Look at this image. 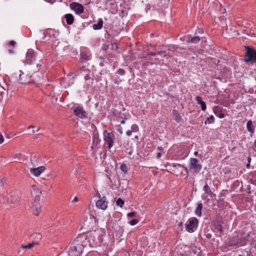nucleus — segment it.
<instances>
[{
    "instance_id": "obj_1",
    "label": "nucleus",
    "mask_w": 256,
    "mask_h": 256,
    "mask_svg": "<svg viewBox=\"0 0 256 256\" xmlns=\"http://www.w3.org/2000/svg\"><path fill=\"white\" fill-rule=\"evenodd\" d=\"M71 251L70 253V256H80L82 252L84 246L82 241L78 238L74 240L71 244Z\"/></svg>"
},
{
    "instance_id": "obj_2",
    "label": "nucleus",
    "mask_w": 256,
    "mask_h": 256,
    "mask_svg": "<svg viewBox=\"0 0 256 256\" xmlns=\"http://www.w3.org/2000/svg\"><path fill=\"white\" fill-rule=\"evenodd\" d=\"M40 201V197L36 198L30 206L32 212L36 216H38L41 212L42 206Z\"/></svg>"
},
{
    "instance_id": "obj_3",
    "label": "nucleus",
    "mask_w": 256,
    "mask_h": 256,
    "mask_svg": "<svg viewBox=\"0 0 256 256\" xmlns=\"http://www.w3.org/2000/svg\"><path fill=\"white\" fill-rule=\"evenodd\" d=\"M244 60L246 62H256V50L250 48L248 47L247 48V51L246 53Z\"/></svg>"
},
{
    "instance_id": "obj_4",
    "label": "nucleus",
    "mask_w": 256,
    "mask_h": 256,
    "mask_svg": "<svg viewBox=\"0 0 256 256\" xmlns=\"http://www.w3.org/2000/svg\"><path fill=\"white\" fill-rule=\"evenodd\" d=\"M70 8L77 14H80L84 12V8L82 4L76 2H72L70 5Z\"/></svg>"
},
{
    "instance_id": "obj_5",
    "label": "nucleus",
    "mask_w": 256,
    "mask_h": 256,
    "mask_svg": "<svg viewBox=\"0 0 256 256\" xmlns=\"http://www.w3.org/2000/svg\"><path fill=\"white\" fill-rule=\"evenodd\" d=\"M198 224V220L195 218H190L187 222L186 228L188 231H194V229L196 228Z\"/></svg>"
},
{
    "instance_id": "obj_6",
    "label": "nucleus",
    "mask_w": 256,
    "mask_h": 256,
    "mask_svg": "<svg viewBox=\"0 0 256 256\" xmlns=\"http://www.w3.org/2000/svg\"><path fill=\"white\" fill-rule=\"evenodd\" d=\"M41 66L40 61H37L30 63L28 69L30 73H35L38 71Z\"/></svg>"
},
{
    "instance_id": "obj_7",
    "label": "nucleus",
    "mask_w": 256,
    "mask_h": 256,
    "mask_svg": "<svg viewBox=\"0 0 256 256\" xmlns=\"http://www.w3.org/2000/svg\"><path fill=\"white\" fill-rule=\"evenodd\" d=\"M114 137V134L112 132H108L104 135V140L105 142L108 144L109 149L113 146Z\"/></svg>"
},
{
    "instance_id": "obj_8",
    "label": "nucleus",
    "mask_w": 256,
    "mask_h": 256,
    "mask_svg": "<svg viewBox=\"0 0 256 256\" xmlns=\"http://www.w3.org/2000/svg\"><path fill=\"white\" fill-rule=\"evenodd\" d=\"M74 114L80 118H84L86 117V112L82 107L80 106H75L74 110Z\"/></svg>"
},
{
    "instance_id": "obj_9",
    "label": "nucleus",
    "mask_w": 256,
    "mask_h": 256,
    "mask_svg": "<svg viewBox=\"0 0 256 256\" xmlns=\"http://www.w3.org/2000/svg\"><path fill=\"white\" fill-rule=\"evenodd\" d=\"M190 168L196 172H199L202 168V166L198 163L196 158H191L190 160Z\"/></svg>"
},
{
    "instance_id": "obj_10",
    "label": "nucleus",
    "mask_w": 256,
    "mask_h": 256,
    "mask_svg": "<svg viewBox=\"0 0 256 256\" xmlns=\"http://www.w3.org/2000/svg\"><path fill=\"white\" fill-rule=\"evenodd\" d=\"M20 74L19 76V82L20 83L22 84H26L31 82L30 79L32 77V76L28 75L24 72H20Z\"/></svg>"
},
{
    "instance_id": "obj_11",
    "label": "nucleus",
    "mask_w": 256,
    "mask_h": 256,
    "mask_svg": "<svg viewBox=\"0 0 256 256\" xmlns=\"http://www.w3.org/2000/svg\"><path fill=\"white\" fill-rule=\"evenodd\" d=\"M96 206L98 208L106 210L108 207V202L105 196L102 197L96 202Z\"/></svg>"
},
{
    "instance_id": "obj_12",
    "label": "nucleus",
    "mask_w": 256,
    "mask_h": 256,
    "mask_svg": "<svg viewBox=\"0 0 256 256\" xmlns=\"http://www.w3.org/2000/svg\"><path fill=\"white\" fill-rule=\"evenodd\" d=\"M26 60L28 64L37 61L36 56L32 50H29L26 56Z\"/></svg>"
},
{
    "instance_id": "obj_13",
    "label": "nucleus",
    "mask_w": 256,
    "mask_h": 256,
    "mask_svg": "<svg viewBox=\"0 0 256 256\" xmlns=\"http://www.w3.org/2000/svg\"><path fill=\"white\" fill-rule=\"evenodd\" d=\"M45 170L44 166H39L36 168H30V172L31 174H33L36 176H38Z\"/></svg>"
},
{
    "instance_id": "obj_14",
    "label": "nucleus",
    "mask_w": 256,
    "mask_h": 256,
    "mask_svg": "<svg viewBox=\"0 0 256 256\" xmlns=\"http://www.w3.org/2000/svg\"><path fill=\"white\" fill-rule=\"evenodd\" d=\"M196 100L197 102L200 105L202 110L204 111L206 110V106L202 98L200 96H197Z\"/></svg>"
},
{
    "instance_id": "obj_15",
    "label": "nucleus",
    "mask_w": 256,
    "mask_h": 256,
    "mask_svg": "<svg viewBox=\"0 0 256 256\" xmlns=\"http://www.w3.org/2000/svg\"><path fill=\"white\" fill-rule=\"evenodd\" d=\"M156 55H160L162 57H164L166 55V51L161 50H158V52H148V56H156Z\"/></svg>"
},
{
    "instance_id": "obj_16",
    "label": "nucleus",
    "mask_w": 256,
    "mask_h": 256,
    "mask_svg": "<svg viewBox=\"0 0 256 256\" xmlns=\"http://www.w3.org/2000/svg\"><path fill=\"white\" fill-rule=\"evenodd\" d=\"M172 117L177 122H180L182 120L180 114L176 110H173Z\"/></svg>"
},
{
    "instance_id": "obj_17",
    "label": "nucleus",
    "mask_w": 256,
    "mask_h": 256,
    "mask_svg": "<svg viewBox=\"0 0 256 256\" xmlns=\"http://www.w3.org/2000/svg\"><path fill=\"white\" fill-rule=\"evenodd\" d=\"M64 17L66 19V22L68 24L70 25L73 24L74 21V18L72 14H66L64 16Z\"/></svg>"
},
{
    "instance_id": "obj_18",
    "label": "nucleus",
    "mask_w": 256,
    "mask_h": 256,
    "mask_svg": "<svg viewBox=\"0 0 256 256\" xmlns=\"http://www.w3.org/2000/svg\"><path fill=\"white\" fill-rule=\"evenodd\" d=\"M32 194L36 196V198L40 197L39 195L42 193L41 191L38 188V187L34 185L32 186Z\"/></svg>"
},
{
    "instance_id": "obj_19",
    "label": "nucleus",
    "mask_w": 256,
    "mask_h": 256,
    "mask_svg": "<svg viewBox=\"0 0 256 256\" xmlns=\"http://www.w3.org/2000/svg\"><path fill=\"white\" fill-rule=\"evenodd\" d=\"M202 204L200 203L198 204V206L195 210V214L196 216H202Z\"/></svg>"
},
{
    "instance_id": "obj_20",
    "label": "nucleus",
    "mask_w": 256,
    "mask_h": 256,
    "mask_svg": "<svg viewBox=\"0 0 256 256\" xmlns=\"http://www.w3.org/2000/svg\"><path fill=\"white\" fill-rule=\"evenodd\" d=\"M103 26V21L102 19H100L97 24H94L93 25V28L95 30H100L102 28Z\"/></svg>"
},
{
    "instance_id": "obj_21",
    "label": "nucleus",
    "mask_w": 256,
    "mask_h": 256,
    "mask_svg": "<svg viewBox=\"0 0 256 256\" xmlns=\"http://www.w3.org/2000/svg\"><path fill=\"white\" fill-rule=\"evenodd\" d=\"M82 76H84L85 80H87L90 78V72L88 70H84L83 72H81Z\"/></svg>"
},
{
    "instance_id": "obj_22",
    "label": "nucleus",
    "mask_w": 256,
    "mask_h": 256,
    "mask_svg": "<svg viewBox=\"0 0 256 256\" xmlns=\"http://www.w3.org/2000/svg\"><path fill=\"white\" fill-rule=\"evenodd\" d=\"M246 128L248 132L253 133L254 132V128L252 126V120H249L246 124Z\"/></svg>"
},
{
    "instance_id": "obj_23",
    "label": "nucleus",
    "mask_w": 256,
    "mask_h": 256,
    "mask_svg": "<svg viewBox=\"0 0 256 256\" xmlns=\"http://www.w3.org/2000/svg\"><path fill=\"white\" fill-rule=\"evenodd\" d=\"M60 84L62 86L66 88L68 86H70V84L69 82H67V78H63L60 82Z\"/></svg>"
},
{
    "instance_id": "obj_24",
    "label": "nucleus",
    "mask_w": 256,
    "mask_h": 256,
    "mask_svg": "<svg viewBox=\"0 0 256 256\" xmlns=\"http://www.w3.org/2000/svg\"><path fill=\"white\" fill-rule=\"evenodd\" d=\"M204 190L205 192V193L211 196L212 194V190H210V188L208 186V184H206V185L204 186Z\"/></svg>"
},
{
    "instance_id": "obj_25",
    "label": "nucleus",
    "mask_w": 256,
    "mask_h": 256,
    "mask_svg": "<svg viewBox=\"0 0 256 256\" xmlns=\"http://www.w3.org/2000/svg\"><path fill=\"white\" fill-rule=\"evenodd\" d=\"M36 244L35 243V242H32V243H30V244H26V245H22L21 246V248H22L31 249Z\"/></svg>"
},
{
    "instance_id": "obj_26",
    "label": "nucleus",
    "mask_w": 256,
    "mask_h": 256,
    "mask_svg": "<svg viewBox=\"0 0 256 256\" xmlns=\"http://www.w3.org/2000/svg\"><path fill=\"white\" fill-rule=\"evenodd\" d=\"M200 40V38L198 36L194 37L190 40H188L186 42H199Z\"/></svg>"
},
{
    "instance_id": "obj_27",
    "label": "nucleus",
    "mask_w": 256,
    "mask_h": 256,
    "mask_svg": "<svg viewBox=\"0 0 256 256\" xmlns=\"http://www.w3.org/2000/svg\"><path fill=\"white\" fill-rule=\"evenodd\" d=\"M214 226L215 227L216 230L218 231L222 232V229L221 228V226L218 222H216L214 224Z\"/></svg>"
},
{
    "instance_id": "obj_28",
    "label": "nucleus",
    "mask_w": 256,
    "mask_h": 256,
    "mask_svg": "<svg viewBox=\"0 0 256 256\" xmlns=\"http://www.w3.org/2000/svg\"><path fill=\"white\" fill-rule=\"evenodd\" d=\"M18 200V197L16 196L15 198H8V203H12L13 204H14Z\"/></svg>"
},
{
    "instance_id": "obj_29",
    "label": "nucleus",
    "mask_w": 256,
    "mask_h": 256,
    "mask_svg": "<svg viewBox=\"0 0 256 256\" xmlns=\"http://www.w3.org/2000/svg\"><path fill=\"white\" fill-rule=\"evenodd\" d=\"M120 168L122 170V171L124 173L126 174L128 172V168L126 164H122L120 166Z\"/></svg>"
},
{
    "instance_id": "obj_30",
    "label": "nucleus",
    "mask_w": 256,
    "mask_h": 256,
    "mask_svg": "<svg viewBox=\"0 0 256 256\" xmlns=\"http://www.w3.org/2000/svg\"><path fill=\"white\" fill-rule=\"evenodd\" d=\"M124 200H122L120 198H118V200H116V204H117V206H120L121 208L122 206L124 205Z\"/></svg>"
},
{
    "instance_id": "obj_31",
    "label": "nucleus",
    "mask_w": 256,
    "mask_h": 256,
    "mask_svg": "<svg viewBox=\"0 0 256 256\" xmlns=\"http://www.w3.org/2000/svg\"><path fill=\"white\" fill-rule=\"evenodd\" d=\"M132 130L134 132H137L138 131V127L136 124H134L132 126Z\"/></svg>"
},
{
    "instance_id": "obj_32",
    "label": "nucleus",
    "mask_w": 256,
    "mask_h": 256,
    "mask_svg": "<svg viewBox=\"0 0 256 256\" xmlns=\"http://www.w3.org/2000/svg\"><path fill=\"white\" fill-rule=\"evenodd\" d=\"M116 129L117 132L120 134H122V132H122V127L120 125H118L116 126Z\"/></svg>"
},
{
    "instance_id": "obj_33",
    "label": "nucleus",
    "mask_w": 256,
    "mask_h": 256,
    "mask_svg": "<svg viewBox=\"0 0 256 256\" xmlns=\"http://www.w3.org/2000/svg\"><path fill=\"white\" fill-rule=\"evenodd\" d=\"M158 150H159V152L158 153L156 157L157 158H160L162 156V153L163 151V149L162 148L159 147L158 148Z\"/></svg>"
},
{
    "instance_id": "obj_34",
    "label": "nucleus",
    "mask_w": 256,
    "mask_h": 256,
    "mask_svg": "<svg viewBox=\"0 0 256 256\" xmlns=\"http://www.w3.org/2000/svg\"><path fill=\"white\" fill-rule=\"evenodd\" d=\"M5 182H6L5 178H0V187L4 186Z\"/></svg>"
},
{
    "instance_id": "obj_35",
    "label": "nucleus",
    "mask_w": 256,
    "mask_h": 256,
    "mask_svg": "<svg viewBox=\"0 0 256 256\" xmlns=\"http://www.w3.org/2000/svg\"><path fill=\"white\" fill-rule=\"evenodd\" d=\"M138 222V220L136 219H134L132 220H131L130 222V224L132 226H134L136 224H137Z\"/></svg>"
},
{
    "instance_id": "obj_36",
    "label": "nucleus",
    "mask_w": 256,
    "mask_h": 256,
    "mask_svg": "<svg viewBox=\"0 0 256 256\" xmlns=\"http://www.w3.org/2000/svg\"><path fill=\"white\" fill-rule=\"evenodd\" d=\"M111 48L113 50H117L118 49V46L116 44H111Z\"/></svg>"
},
{
    "instance_id": "obj_37",
    "label": "nucleus",
    "mask_w": 256,
    "mask_h": 256,
    "mask_svg": "<svg viewBox=\"0 0 256 256\" xmlns=\"http://www.w3.org/2000/svg\"><path fill=\"white\" fill-rule=\"evenodd\" d=\"M118 74H119L120 75L122 76L124 74L125 71L123 69L120 68L118 70Z\"/></svg>"
},
{
    "instance_id": "obj_38",
    "label": "nucleus",
    "mask_w": 256,
    "mask_h": 256,
    "mask_svg": "<svg viewBox=\"0 0 256 256\" xmlns=\"http://www.w3.org/2000/svg\"><path fill=\"white\" fill-rule=\"evenodd\" d=\"M209 123H212L214 122V117L213 116H211L210 118H208Z\"/></svg>"
},
{
    "instance_id": "obj_39",
    "label": "nucleus",
    "mask_w": 256,
    "mask_h": 256,
    "mask_svg": "<svg viewBox=\"0 0 256 256\" xmlns=\"http://www.w3.org/2000/svg\"><path fill=\"white\" fill-rule=\"evenodd\" d=\"M134 215H135V212H129L128 214V217H132Z\"/></svg>"
},
{
    "instance_id": "obj_40",
    "label": "nucleus",
    "mask_w": 256,
    "mask_h": 256,
    "mask_svg": "<svg viewBox=\"0 0 256 256\" xmlns=\"http://www.w3.org/2000/svg\"><path fill=\"white\" fill-rule=\"evenodd\" d=\"M78 200V198L77 196H75L74 200L72 201V203H74L77 202Z\"/></svg>"
},
{
    "instance_id": "obj_41",
    "label": "nucleus",
    "mask_w": 256,
    "mask_h": 256,
    "mask_svg": "<svg viewBox=\"0 0 256 256\" xmlns=\"http://www.w3.org/2000/svg\"><path fill=\"white\" fill-rule=\"evenodd\" d=\"M9 44L12 46H14L16 44V42L14 40H11L9 42Z\"/></svg>"
},
{
    "instance_id": "obj_42",
    "label": "nucleus",
    "mask_w": 256,
    "mask_h": 256,
    "mask_svg": "<svg viewBox=\"0 0 256 256\" xmlns=\"http://www.w3.org/2000/svg\"><path fill=\"white\" fill-rule=\"evenodd\" d=\"M132 130H128L126 131V134L128 136H130L132 134Z\"/></svg>"
},
{
    "instance_id": "obj_43",
    "label": "nucleus",
    "mask_w": 256,
    "mask_h": 256,
    "mask_svg": "<svg viewBox=\"0 0 256 256\" xmlns=\"http://www.w3.org/2000/svg\"><path fill=\"white\" fill-rule=\"evenodd\" d=\"M4 142V138L2 134H0V144H2Z\"/></svg>"
},
{
    "instance_id": "obj_44",
    "label": "nucleus",
    "mask_w": 256,
    "mask_h": 256,
    "mask_svg": "<svg viewBox=\"0 0 256 256\" xmlns=\"http://www.w3.org/2000/svg\"><path fill=\"white\" fill-rule=\"evenodd\" d=\"M217 108H218V106H214V108H213V111L214 113H216V110H217Z\"/></svg>"
},
{
    "instance_id": "obj_45",
    "label": "nucleus",
    "mask_w": 256,
    "mask_h": 256,
    "mask_svg": "<svg viewBox=\"0 0 256 256\" xmlns=\"http://www.w3.org/2000/svg\"><path fill=\"white\" fill-rule=\"evenodd\" d=\"M224 117V114H219L220 118H223Z\"/></svg>"
},
{
    "instance_id": "obj_46",
    "label": "nucleus",
    "mask_w": 256,
    "mask_h": 256,
    "mask_svg": "<svg viewBox=\"0 0 256 256\" xmlns=\"http://www.w3.org/2000/svg\"><path fill=\"white\" fill-rule=\"evenodd\" d=\"M98 139H95L94 140V144H95V143H96V144L98 143Z\"/></svg>"
},
{
    "instance_id": "obj_47",
    "label": "nucleus",
    "mask_w": 256,
    "mask_h": 256,
    "mask_svg": "<svg viewBox=\"0 0 256 256\" xmlns=\"http://www.w3.org/2000/svg\"><path fill=\"white\" fill-rule=\"evenodd\" d=\"M254 146L256 148V149L254 150L256 152V140H254Z\"/></svg>"
},
{
    "instance_id": "obj_48",
    "label": "nucleus",
    "mask_w": 256,
    "mask_h": 256,
    "mask_svg": "<svg viewBox=\"0 0 256 256\" xmlns=\"http://www.w3.org/2000/svg\"><path fill=\"white\" fill-rule=\"evenodd\" d=\"M120 124H124L125 123V120H122L120 122Z\"/></svg>"
},
{
    "instance_id": "obj_49",
    "label": "nucleus",
    "mask_w": 256,
    "mask_h": 256,
    "mask_svg": "<svg viewBox=\"0 0 256 256\" xmlns=\"http://www.w3.org/2000/svg\"><path fill=\"white\" fill-rule=\"evenodd\" d=\"M34 80L35 82H41V80H40V78H39V80Z\"/></svg>"
},
{
    "instance_id": "obj_50",
    "label": "nucleus",
    "mask_w": 256,
    "mask_h": 256,
    "mask_svg": "<svg viewBox=\"0 0 256 256\" xmlns=\"http://www.w3.org/2000/svg\"><path fill=\"white\" fill-rule=\"evenodd\" d=\"M250 160H251L250 157H248V162L250 163Z\"/></svg>"
},
{
    "instance_id": "obj_51",
    "label": "nucleus",
    "mask_w": 256,
    "mask_h": 256,
    "mask_svg": "<svg viewBox=\"0 0 256 256\" xmlns=\"http://www.w3.org/2000/svg\"><path fill=\"white\" fill-rule=\"evenodd\" d=\"M247 168H250V163L248 162V164L246 166Z\"/></svg>"
},
{
    "instance_id": "obj_52",
    "label": "nucleus",
    "mask_w": 256,
    "mask_h": 256,
    "mask_svg": "<svg viewBox=\"0 0 256 256\" xmlns=\"http://www.w3.org/2000/svg\"><path fill=\"white\" fill-rule=\"evenodd\" d=\"M198 154V152H194V155L196 156Z\"/></svg>"
},
{
    "instance_id": "obj_53",
    "label": "nucleus",
    "mask_w": 256,
    "mask_h": 256,
    "mask_svg": "<svg viewBox=\"0 0 256 256\" xmlns=\"http://www.w3.org/2000/svg\"><path fill=\"white\" fill-rule=\"evenodd\" d=\"M222 13H224V12H226V9H224H224H223V10H222Z\"/></svg>"
},
{
    "instance_id": "obj_54",
    "label": "nucleus",
    "mask_w": 256,
    "mask_h": 256,
    "mask_svg": "<svg viewBox=\"0 0 256 256\" xmlns=\"http://www.w3.org/2000/svg\"><path fill=\"white\" fill-rule=\"evenodd\" d=\"M34 128V126H31L29 127V128Z\"/></svg>"
},
{
    "instance_id": "obj_55",
    "label": "nucleus",
    "mask_w": 256,
    "mask_h": 256,
    "mask_svg": "<svg viewBox=\"0 0 256 256\" xmlns=\"http://www.w3.org/2000/svg\"><path fill=\"white\" fill-rule=\"evenodd\" d=\"M70 76V74L68 75V78H69V76Z\"/></svg>"
},
{
    "instance_id": "obj_56",
    "label": "nucleus",
    "mask_w": 256,
    "mask_h": 256,
    "mask_svg": "<svg viewBox=\"0 0 256 256\" xmlns=\"http://www.w3.org/2000/svg\"><path fill=\"white\" fill-rule=\"evenodd\" d=\"M135 138H138V136H135Z\"/></svg>"
},
{
    "instance_id": "obj_57",
    "label": "nucleus",
    "mask_w": 256,
    "mask_h": 256,
    "mask_svg": "<svg viewBox=\"0 0 256 256\" xmlns=\"http://www.w3.org/2000/svg\"><path fill=\"white\" fill-rule=\"evenodd\" d=\"M32 158H36V157L34 156V157Z\"/></svg>"
},
{
    "instance_id": "obj_58",
    "label": "nucleus",
    "mask_w": 256,
    "mask_h": 256,
    "mask_svg": "<svg viewBox=\"0 0 256 256\" xmlns=\"http://www.w3.org/2000/svg\"><path fill=\"white\" fill-rule=\"evenodd\" d=\"M32 160H33V159H32H32H31V161H32Z\"/></svg>"
}]
</instances>
